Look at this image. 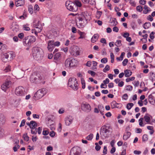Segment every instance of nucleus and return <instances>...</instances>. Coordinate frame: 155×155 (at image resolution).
Returning <instances> with one entry per match:
<instances>
[{"label": "nucleus", "mask_w": 155, "mask_h": 155, "mask_svg": "<svg viewBox=\"0 0 155 155\" xmlns=\"http://www.w3.org/2000/svg\"><path fill=\"white\" fill-rule=\"evenodd\" d=\"M32 55L33 58L37 61L42 59L43 57V52L41 48L35 47L32 49Z\"/></svg>", "instance_id": "obj_1"}, {"label": "nucleus", "mask_w": 155, "mask_h": 155, "mask_svg": "<svg viewBox=\"0 0 155 155\" xmlns=\"http://www.w3.org/2000/svg\"><path fill=\"white\" fill-rule=\"evenodd\" d=\"M77 64V60L72 58H67L64 62V68L66 70H69L71 68L75 67Z\"/></svg>", "instance_id": "obj_2"}, {"label": "nucleus", "mask_w": 155, "mask_h": 155, "mask_svg": "<svg viewBox=\"0 0 155 155\" xmlns=\"http://www.w3.org/2000/svg\"><path fill=\"white\" fill-rule=\"evenodd\" d=\"M90 17L86 15H83L81 17H80L79 20L76 22V25L77 27L80 28H84L87 23L88 21H90Z\"/></svg>", "instance_id": "obj_3"}, {"label": "nucleus", "mask_w": 155, "mask_h": 155, "mask_svg": "<svg viewBox=\"0 0 155 155\" xmlns=\"http://www.w3.org/2000/svg\"><path fill=\"white\" fill-rule=\"evenodd\" d=\"M36 38L33 36H29L25 37L23 40V45L26 47H30L31 45L35 42Z\"/></svg>", "instance_id": "obj_4"}, {"label": "nucleus", "mask_w": 155, "mask_h": 155, "mask_svg": "<svg viewBox=\"0 0 155 155\" xmlns=\"http://www.w3.org/2000/svg\"><path fill=\"white\" fill-rule=\"evenodd\" d=\"M68 85L74 91H76L78 89V83L76 78L74 77L69 78Z\"/></svg>", "instance_id": "obj_5"}, {"label": "nucleus", "mask_w": 155, "mask_h": 155, "mask_svg": "<svg viewBox=\"0 0 155 155\" xmlns=\"http://www.w3.org/2000/svg\"><path fill=\"white\" fill-rule=\"evenodd\" d=\"M11 78L8 76L4 83L1 86L2 89L4 91H6L7 89L9 88L12 85Z\"/></svg>", "instance_id": "obj_6"}, {"label": "nucleus", "mask_w": 155, "mask_h": 155, "mask_svg": "<svg viewBox=\"0 0 155 155\" xmlns=\"http://www.w3.org/2000/svg\"><path fill=\"white\" fill-rule=\"evenodd\" d=\"M65 5L67 9L70 11L75 12L78 10V8L75 5L74 3L70 1H67L65 2Z\"/></svg>", "instance_id": "obj_7"}, {"label": "nucleus", "mask_w": 155, "mask_h": 155, "mask_svg": "<svg viewBox=\"0 0 155 155\" xmlns=\"http://www.w3.org/2000/svg\"><path fill=\"white\" fill-rule=\"evenodd\" d=\"M47 90L45 88H42L38 90L35 94L34 97L36 99L41 98L46 93Z\"/></svg>", "instance_id": "obj_8"}, {"label": "nucleus", "mask_w": 155, "mask_h": 155, "mask_svg": "<svg viewBox=\"0 0 155 155\" xmlns=\"http://www.w3.org/2000/svg\"><path fill=\"white\" fill-rule=\"evenodd\" d=\"M109 132V130L107 129L106 126L104 125L101 127L100 131L101 136L103 138H105L107 137L108 133Z\"/></svg>", "instance_id": "obj_9"}, {"label": "nucleus", "mask_w": 155, "mask_h": 155, "mask_svg": "<svg viewBox=\"0 0 155 155\" xmlns=\"http://www.w3.org/2000/svg\"><path fill=\"white\" fill-rule=\"evenodd\" d=\"M81 152V149L79 147H74L71 149L69 155H80Z\"/></svg>", "instance_id": "obj_10"}, {"label": "nucleus", "mask_w": 155, "mask_h": 155, "mask_svg": "<svg viewBox=\"0 0 155 155\" xmlns=\"http://www.w3.org/2000/svg\"><path fill=\"white\" fill-rule=\"evenodd\" d=\"M15 94L18 96H22L25 94L24 88L22 86H19L17 87L15 90Z\"/></svg>", "instance_id": "obj_11"}, {"label": "nucleus", "mask_w": 155, "mask_h": 155, "mask_svg": "<svg viewBox=\"0 0 155 155\" xmlns=\"http://www.w3.org/2000/svg\"><path fill=\"white\" fill-rule=\"evenodd\" d=\"M81 109L84 111H90L91 110V107L88 104L85 103L82 104Z\"/></svg>", "instance_id": "obj_12"}, {"label": "nucleus", "mask_w": 155, "mask_h": 155, "mask_svg": "<svg viewBox=\"0 0 155 155\" xmlns=\"http://www.w3.org/2000/svg\"><path fill=\"white\" fill-rule=\"evenodd\" d=\"M47 48L48 50L50 52L52 51L54 48V40H52L49 41L47 43Z\"/></svg>", "instance_id": "obj_13"}, {"label": "nucleus", "mask_w": 155, "mask_h": 155, "mask_svg": "<svg viewBox=\"0 0 155 155\" xmlns=\"http://www.w3.org/2000/svg\"><path fill=\"white\" fill-rule=\"evenodd\" d=\"M73 118L71 116H69L65 118V122L66 125L69 126L71 124L73 120Z\"/></svg>", "instance_id": "obj_14"}, {"label": "nucleus", "mask_w": 155, "mask_h": 155, "mask_svg": "<svg viewBox=\"0 0 155 155\" xmlns=\"http://www.w3.org/2000/svg\"><path fill=\"white\" fill-rule=\"evenodd\" d=\"M39 78L38 74H36L35 73H33L30 77V81L32 83H36L37 81V78Z\"/></svg>", "instance_id": "obj_15"}, {"label": "nucleus", "mask_w": 155, "mask_h": 155, "mask_svg": "<svg viewBox=\"0 0 155 155\" xmlns=\"http://www.w3.org/2000/svg\"><path fill=\"white\" fill-rule=\"evenodd\" d=\"M25 4V0H15V4L16 7L23 6Z\"/></svg>", "instance_id": "obj_16"}, {"label": "nucleus", "mask_w": 155, "mask_h": 155, "mask_svg": "<svg viewBox=\"0 0 155 155\" xmlns=\"http://www.w3.org/2000/svg\"><path fill=\"white\" fill-rule=\"evenodd\" d=\"M152 118V117L148 114H146L143 117L145 121L148 124L150 123L151 119Z\"/></svg>", "instance_id": "obj_17"}, {"label": "nucleus", "mask_w": 155, "mask_h": 155, "mask_svg": "<svg viewBox=\"0 0 155 155\" xmlns=\"http://www.w3.org/2000/svg\"><path fill=\"white\" fill-rule=\"evenodd\" d=\"M148 101L151 104H155V98L152 94H150L148 96Z\"/></svg>", "instance_id": "obj_18"}, {"label": "nucleus", "mask_w": 155, "mask_h": 155, "mask_svg": "<svg viewBox=\"0 0 155 155\" xmlns=\"http://www.w3.org/2000/svg\"><path fill=\"white\" fill-rule=\"evenodd\" d=\"M109 23L111 26H116L118 23L116 19L113 18H111L110 19Z\"/></svg>", "instance_id": "obj_19"}, {"label": "nucleus", "mask_w": 155, "mask_h": 155, "mask_svg": "<svg viewBox=\"0 0 155 155\" xmlns=\"http://www.w3.org/2000/svg\"><path fill=\"white\" fill-rule=\"evenodd\" d=\"M99 37V35L98 34H95L94 35L91 39V42L93 43L96 42L97 40Z\"/></svg>", "instance_id": "obj_20"}, {"label": "nucleus", "mask_w": 155, "mask_h": 155, "mask_svg": "<svg viewBox=\"0 0 155 155\" xmlns=\"http://www.w3.org/2000/svg\"><path fill=\"white\" fill-rule=\"evenodd\" d=\"M30 124V128L31 129H35L36 128L37 124L35 121L33 120L31 121Z\"/></svg>", "instance_id": "obj_21"}, {"label": "nucleus", "mask_w": 155, "mask_h": 155, "mask_svg": "<svg viewBox=\"0 0 155 155\" xmlns=\"http://www.w3.org/2000/svg\"><path fill=\"white\" fill-rule=\"evenodd\" d=\"M124 75L126 77H129L132 74V72L128 69L124 71Z\"/></svg>", "instance_id": "obj_22"}, {"label": "nucleus", "mask_w": 155, "mask_h": 155, "mask_svg": "<svg viewBox=\"0 0 155 155\" xmlns=\"http://www.w3.org/2000/svg\"><path fill=\"white\" fill-rule=\"evenodd\" d=\"M131 133L129 132H127L123 136V139L125 140H127L130 136Z\"/></svg>", "instance_id": "obj_23"}, {"label": "nucleus", "mask_w": 155, "mask_h": 155, "mask_svg": "<svg viewBox=\"0 0 155 155\" xmlns=\"http://www.w3.org/2000/svg\"><path fill=\"white\" fill-rule=\"evenodd\" d=\"M98 108L99 110V112L102 115H104V114L103 112L104 110V109L103 106L100 105H99L98 106Z\"/></svg>", "instance_id": "obj_24"}, {"label": "nucleus", "mask_w": 155, "mask_h": 155, "mask_svg": "<svg viewBox=\"0 0 155 155\" xmlns=\"http://www.w3.org/2000/svg\"><path fill=\"white\" fill-rule=\"evenodd\" d=\"M78 33L80 35V37L78 38L79 39H83L85 37L86 33L84 32H81L80 31H78Z\"/></svg>", "instance_id": "obj_25"}, {"label": "nucleus", "mask_w": 155, "mask_h": 155, "mask_svg": "<svg viewBox=\"0 0 155 155\" xmlns=\"http://www.w3.org/2000/svg\"><path fill=\"white\" fill-rule=\"evenodd\" d=\"M61 52H58L56 53L54 56V60H58L61 57Z\"/></svg>", "instance_id": "obj_26"}, {"label": "nucleus", "mask_w": 155, "mask_h": 155, "mask_svg": "<svg viewBox=\"0 0 155 155\" xmlns=\"http://www.w3.org/2000/svg\"><path fill=\"white\" fill-rule=\"evenodd\" d=\"M115 101H113L111 103V105L112 108H118L117 105H118Z\"/></svg>", "instance_id": "obj_27"}, {"label": "nucleus", "mask_w": 155, "mask_h": 155, "mask_svg": "<svg viewBox=\"0 0 155 155\" xmlns=\"http://www.w3.org/2000/svg\"><path fill=\"white\" fill-rule=\"evenodd\" d=\"M151 26V24L149 22L145 23L143 24V27L145 29H148Z\"/></svg>", "instance_id": "obj_28"}, {"label": "nucleus", "mask_w": 155, "mask_h": 155, "mask_svg": "<svg viewBox=\"0 0 155 155\" xmlns=\"http://www.w3.org/2000/svg\"><path fill=\"white\" fill-rule=\"evenodd\" d=\"M150 80L152 82L155 80V74L153 72H151L150 73Z\"/></svg>", "instance_id": "obj_29"}, {"label": "nucleus", "mask_w": 155, "mask_h": 155, "mask_svg": "<svg viewBox=\"0 0 155 155\" xmlns=\"http://www.w3.org/2000/svg\"><path fill=\"white\" fill-rule=\"evenodd\" d=\"M23 28L24 30L26 31H29L30 30L29 27V25L27 24L23 25Z\"/></svg>", "instance_id": "obj_30"}, {"label": "nucleus", "mask_w": 155, "mask_h": 155, "mask_svg": "<svg viewBox=\"0 0 155 155\" xmlns=\"http://www.w3.org/2000/svg\"><path fill=\"white\" fill-rule=\"evenodd\" d=\"M28 10L29 12L31 14H32L33 12V7L32 5H29L28 6Z\"/></svg>", "instance_id": "obj_31"}, {"label": "nucleus", "mask_w": 155, "mask_h": 155, "mask_svg": "<svg viewBox=\"0 0 155 155\" xmlns=\"http://www.w3.org/2000/svg\"><path fill=\"white\" fill-rule=\"evenodd\" d=\"M81 84H82V88L83 89H84L85 87V81L84 79L82 78H81Z\"/></svg>", "instance_id": "obj_32"}, {"label": "nucleus", "mask_w": 155, "mask_h": 155, "mask_svg": "<svg viewBox=\"0 0 155 155\" xmlns=\"http://www.w3.org/2000/svg\"><path fill=\"white\" fill-rule=\"evenodd\" d=\"M142 36L143 37V38L141 39H140L141 41H143V40L144 39L145 41H143V42L146 43L147 41V38L148 36V35L147 34H145L144 35H143Z\"/></svg>", "instance_id": "obj_33"}, {"label": "nucleus", "mask_w": 155, "mask_h": 155, "mask_svg": "<svg viewBox=\"0 0 155 155\" xmlns=\"http://www.w3.org/2000/svg\"><path fill=\"white\" fill-rule=\"evenodd\" d=\"M115 45L117 47L120 46L122 45L121 41L120 40H117Z\"/></svg>", "instance_id": "obj_34"}, {"label": "nucleus", "mask_w": 155, "mask_h": 155, "mask_svg": "<svg viewBox=\"0 0 155 155\" xmlns=\"http://www.w3.org/2000/svg\"><path fill=\"white\" fill-rule=\"evenodd\" d=\"M22 137L24 139L27 141H28L29 140V137L28 136L27 133L24 134Z\"/></svg>", "instance_id": "obj_35"}, {"label": "nucleus", "mask_w": 155, "mask_h": 155, "mask_svg": "<svg viewBox=\"0 0 155 155\" xmlns=\"http://www.w3.org/2000/svg\"><path fill=\"white\" fill-rule=\"evenodd\" d=\"M134 106V104L132 103H129L127 105L126 108L128 110H130Z\"/></svg>", "instance_id": "obj_36"}, {"label": "nucleus", "mask_w": 155, "mask_h": 155, "mask_svg": "<svg viewBox=\"0 0 155 155\" xmlns=\"http://www.w3.org/2000/svg\"><path fill=\"white\" fill-rule=\"evenodd\" d=\"M143 118L142 117L140 118L139 120V125L141 127H143L144 126V124H143Z\"/></svg>", "instance_id": "obj_37"}, {"label": "nucleus", "mask_w": 155, "mask_h": 155, "mask_svg": "<svg viewBox=\"0 0 155 155\" xmlns=\"http://www.w3.org/2000/svg\"><path fill=\"white\" fill-rule=\"evenodd\" d=\"M93 134H91L86 137V139L88 140H91L93 139Z\"/></svg>", "instance_id": "obj_38"}, {"label": "nucleus", "mask_w": 155, "mask_h": 155, "mask_svg": "<svg viewBox=\"0 0 155 155\" xmlns=\"http://www.w3.org/2000/svg\"><path fill=\"white\" fill-rule=\"evenodd\" d=\"M129 1V3L133 7H135L136 5V3L134 1L132 0H128Z\"/></svg>", "instance_id": "obj_39"}, {"label": "nucleus", "mask_w": 155, "mask_h": 155, "mask_svg": "<svg viewBox=\"0 0 155 155\" xmlns=\"http://www.w3.org/2000/svg\"><path fill=\"white\" fill-rule=\"evenodd\" d=\"M39 25V22L38 21V23L37 24H34L35 27L37 28L38 29V30H37L38 32H40L41 31V28H38V26Z\"/></svg>", "instance_id": "obj_40"}, {"label": "nucleus", "mask_w": 155, "mask_h": 155, "mask_svg": "<svg viewBox=\"0 0 155 155\" xmlns=\"http://www.w3.org/2000/svg\"><path fill=\"white\" fill-rule=\"evenodd\" d=\"M135 79V77H133L131 78H127L126 79V81L127 82L134 80Z\"/></svg>", "instance_id": "obj_41"}, {"label": "nucleus", "mask_w": 155, "mask_h": 155, "mask_svg": "<svg viewBox=\"0 0 155 155\" xmlns=\"http://www.w3.org/2000/svg\"><path fill=\"white\" fill-rule=\"evenodd\" d=\"M4 130L0 127V138H2L4 135Z\"/></svg>", "instance_id": "obj_42"}, {"label": "nucleus", "mask_w": 155, "mask_h": 155, "mask_svg": "<svg viewBox=\"0 0 155 155\" xmlns=\"http://www.w3.org/2000/svg\"><path fill=\"white\" fill-rule=\"evenodd\" d=\"M148 139V136L146 134H144L142 137V141H147Z\"/></svg>", "instance_id": "obj_43"}, {"label": "nucleus", "mask_w": 155, "mask_h": 155, "mask_svg": "<svg viewBox=\"0 0 155 155\" xmlns=\"http://www.w3.org/2000/svg\"><path fill=\"white\" fill-rule=\"evenodd\" d=\"M136 10L138 12H141L143 10V8L141 5H138L136 7Z\"/></svg>", "instance_id": "obj_44"}, {"label": "nucleus", "mask_w": 155, "mask_h": 155, "mask_svg": "<svg viewBox=\"0 0 155 155\" xmlns=\"http://www.w3.org/2000/svg\"><path fill=\"white\" fill-rule=\"evenodd\" d=\"M110 70V66L108 65H107L105 68L103 69V71L104 72H106L107 71Z\"/></svg>", "instance_id": "obj_45"}, {"label": "nucleus", "mask_w": 155, "mask_h": 155, "mask_svg": "<svg viewBox=\"0 0 155 155\" xmlns=\"http://www.w3.org/2000/svg\"><path fill=\"white\" fill-rule=\"evenodd\" d=\"M75 5L76 6V7H77L78 8V7H80L81 6V3L78 1H76L75 2Z\"/></svg>", "instance_id": "obj_46"}, {"label": "nucleus", "mask_w": 155, "mask_h": 155, "mask_svg": "<svg viewBox=\"0 0 155 155\" xmlns=\"http://www.w3.org/2000/svg\"><path fill=\"white\" fill-rule=\"evenodd\" d=\"M4 71L5 72H8L10 71V65H8L4 69Z\"/></svg>", "instance_id": "obj_47"}, {"label": "nucleus", "mask_w": 155, "mask_h": 155, "mask_svg": "<svg viewBox=\"0 0 155 155\" xmlns=\"http://www.w3.org/2000/svg\"><path fill=\"white\" fill-rule=\"evenodd\" d=\"M101 61L103 63L105 64L107 62V59L106 58H104L101 60Z\"/></svg>", "instance_id": "obj_48"}, {"label": "nucleus", "mask_w": 155, "mask_h": 155, "mask_svg": "<svg viewBox=\"0 0 155 155\" xmlns=\"http://www.w3.org/2000/svg\"><path fill=\"white\" fill-rule=\"evenodd\" d=\"M128 59H124L122 62V65L124 66H125L128 62Z\"/></svg>", "instance_id": "obj_49"}, {"label": "nucleus", "mask_w": 155, "mask_h": 155, "mask_svg": "<svg viewBox=\"0 0 155 155\" xmlns=\"http://www.w3.org/2000/svg\"><path fill=\"white\" fill-rule=\"evenodd\" d=\"M133 89V87L132 86L130 85H127L126 87V90L129 91H131Z\"/></svg>", "instance_id": "obj_50"}, {"label": "nucleus", "mask_w": 155, "mask_h": 155, "mask_svg": "<svg viewBox=\"0 0 155 155\" xmlns=\"http://www.w3.org/2000/svg\"><path fill=\"white\" fill-rule=\"evenodd\" d=\"M129 68L130 69L132 70H134L136 69V67L134 64H132L129 66Z\"/></svg>", "instance_id": "obj_51"}, {"label": "nucleus", "mask_w": 155, "mask_h": 155, "mask_svg": "<svg viewBox=\"0 0 155 155\" xmlns=\"http://www.w3.org/2000/svg\"><path fill=\"white\" fill-rule=\"evenodd\" d=\"M102 14L101 12L97 11L96 14V17L97 18H99Z\"/></svg>", "instance_id": "obj_52"}, {"label": "nucleus", "mask_w": 155, "mask_h": 155, "mask_svg": "<svg viewBox=\"0 0 155 155\" xmlns=\"http://www.w3.org/2000/svg\"><path fill=\"white\" fill-rule=\"evenodd\" d=\"M132 83L135 87H137L139 84V82L138 81H134Z\"/></svg>", "instance_id": "obj_53"}, {"label": "nucleus", "mask_w": 155, "mask_h": 155, "mask_svg": "<svg viewBox=\"0 0 155 155\" xmlns=\"http://www.w3.org/2000/svg\"><path fill=\"white\" fill-rule=\"evenodd\" d=\"M88 73L89 74H90L92 76H94L96 74V73L95 72L91 70L88 71Z\"/></svg>", "instance_id": "obj_54"}, {"label": "nucleus", "mask_w": 155, "mask_h": 155, "mask_svg": "<svg viewBox=\"0 0 155 155\" xmlns=\"http://www.w3.org/2000/svg\"><path fill=\"white\" fill-rule=\"evenodd\" d=\"M35 11H38L39 10V7L38 4H35L34 7Z\"/></svg>", "instance_id": "obj_55"}, {"label": "nucleus", "mask_w": 155, "mask_h": 155, "mask_svg": "<svg viewBox=\"0 0 155 155\" xmlns=\"http://www.w3.org/2000/svg\"><path fill=\"white\" fill-rule=\"evenodd\" d=\"M54 47L55 46L58 47L60 45V42L58 41H57L55 42H54Z\"/></svg>", "instance_id": "obj_56"}, {"label": "nucleus", "mask_w": 155, "mask_h": 155, "mask_svg": "<svg viewBox=\"0 0 155 155\" xmlns=\"http://www.w3.org/2000/svg\"><path fill=\"white\" fill-rule=\"evenodd\" d=\"M128 98V96L126 94H124L122 97V98L123 100H127Z\"/></svg>", "instance_id": "obj_57"}, {"label": "nucleus", "mask_w": 155, "mask_h": 155, "mask_svg": "<svg viewBox=\"0 0 155 155\" xmlns=\"http://www.w3.org/2000/svg\"><path fill=\"white\" fill-rule=\"evenodd\" d=\"M31 132L32 134H36L37 133L36 128H35V129H31Z\"/></svg>", "instance_id": "obj_58"}, {"label": "nucleus", "mask_w": 155, "mask_h": 155, "mask_svg": "<svg viewBox=\"0 0 155 155\" xmlns=\"http://www.w3.org/2000/svg\"><path fill=\"white\" fill-rule=\"evenodd\" d=\"M95 145H96L95 147V149L97 151L99 150L101 148L100 146L98 145V143H95Z\"/></svg>", "instance_id": "obj_59"}, {"label": "nucleus", "mask_w": 155, "mask_h": 155, "mask_svg": "<svg viewBox=\"0 0 155 155\" xmlns=\"http://www.w3.org/2000/svg\"><path fill=\"white\" fill-rule=\"evenodd\" d=\"M146 3V1L145 0H140L139 3L142 5H144Z\"/></svg>", "instance_id": "obj_60"}, {"label": "nucleus", "mask_w": 155, "mask_h": 155, "mask_svg": "<svg viewBox=\"0 0 155 155\" xmlns=\"http://www.w3.org/2000/svg\"><path fill=\"white\" fill-rule=\"evenodd\" d=\"M49 134V132L48 130H43L42 132V134L44 135H47Z\"/></svg>", "instance_id": "obj_61"}, {"label": "nucleus", "mask_w": 155, "mask_h": 155, "mask_svg": "<svg viewBox=\"0 0 155 155\" xmlns=\"http://www.w3.org/2000/svg\"><path fill=\"white\" fill-rule=\"evenodd\" d=\"M103 153L104 154H106L107 153V149L106 146H104V150Z\"/></svg>", "instance_id": "obj_62"}, {"label": "nucleus", "mask_w": 155, "mask_h": 155, "mask_svg": "<svg viewBox=\"0 0 155 155\" xmlns=\"http://www.w3.org/2000/svg\"><path fill=\"white\" fill-rule=\"evenodd\" d=\"M110 81L109 80L108 78H107L105 79V80H104L103 81V82L104 84H106L109 83Z\"/></svg>", "instance_id": "obj_63"}, {"label": "nucleus", "mask_w": 155, "mask_h": 155, "mask_svg": "<svg viewBox=\"0 0 155 155\" xmlns=\"http://www.w3.org/2000/svg\"><path fill=\"white\" fill-rule=\"evenodd\" d=\"M142 132V130L140 128H137L136 129V132L137 133L140 134Z\"/></svg>", "instance_id": "obj_64"}]
</instances>
